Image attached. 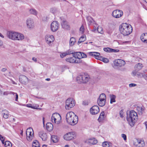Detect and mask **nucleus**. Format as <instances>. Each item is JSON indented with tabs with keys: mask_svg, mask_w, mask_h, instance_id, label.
Wrapping results in <instances>:
<instances>
[{
	"mask_svg": "<svg viewBox=\"0 0 147 147\" xmlns=\"http://www.w3.org/2000/svg\"><path fill=\"white\" fill-rule=\"evenodd\" d=\"M7 36L9 38L13 40L22 41L24 38L22 34L13 31H7Z\"/></svg>",
	"mask_w": 147,
	"mask_h": 147,
	"instance_id": "f257e3e1",
	"label": "nucleus"
},
{
	"mask_svg": "<svg viewBox=\"0 0 147 147\" xmlns=\"http://www.w3.org/2000/svg\"><path fill=\"white\" fill-rule=\"evenodd\" d=\"M66 117L67 122L71 125H76L78 121V117L72 111L67 113Z\"/></svg>",
	"mask_w": 147,
	"mask_h": 147,
	"instance_id": "f03ea898",
	"label": "nucleus"
},
{
	"mask_svg": "<svg viewBox=\"0 0 147 147\" xmlns=\"http://www.w3.org/2000/svg\"><path fill=\"white\" fill-rule=\"evenodd\" d=\"M119 29L120 32L124 36L129 34L132 31L131 26L126 23H123L120 26Z\"/></svg>",
	"mask_w": 147,
	"mask_h": 147,
	"instance_id": "7ed1b4c3",
	"label": "nucleus"
},
{
	"mask_svg": "<svg viewBox=\"0 0 147 147\" xmlns=\"http://www.w3.org/2000/svg\"><path fill=\"white\" fill-rule=\"evenodd\" d=\"M138 119L137 113L134 111H131L129 112V116L127 117V121L129 125L131 127L133 126L136 122Z\"/></svg>",
	"mask_w": 147,
	"mask_h": 147,
	"instance_id": "20e7f679",
	"label": "nucleus"
},
{
	"mask_svg": "<svg viewBox=\"0 0 147 147\" xmlns=\"http://www.w3.org/2000/svg\"><path fill=\"white\" fill-rule=\"evenodd\" d=\"M89 79V75L86 73H84L78 75L76 78V80L79 83H86L88 81Z\"/></svg>",
	"mask_w": 147,
	"mask_h": 147,
	"instance_id": "39448f33",
	"label": "nucleus"
},
{
	"mask_svg": "<svg viewBox=\"0 0 147 147\" xmlns=\"http://www.w3.org/2000/svg\"><path fill=\"white\" fill-rule=\"evenodd\" d=\"M61 115L59 113H55L52 115L51 120L53 123L58 124L61 122Z\"/></svg>",
	"mask_w": 147,
	"mask_h": 147,
	"instance_id": "423d86ee",
	"label": "nucleus"
},
{
	"mask_svg": "<svg viewBox=\"0 0 147 147\" xmlns=\"http://www.w3.org/2000/svg\"><path fill=\"white\" fill-rule=\"evenodd\" d=\"M106 96L104 93L100 94L97 100V102L98 105L101 107L103 106L105 104Z\"/></svg>",
	"mask_w": 147,
	"mask_h": 147,
	"instance_id": "0eeeda50",
	"label": "nucleus"
},
{
	"mask_svg": "<svg viewBox=\"0 0 147 147\" xmlns=\"http://www.w3.org/2000/svg\"><path fill=\"white\" fill-rule=\"evenodd\" d=\"M26 134L27 140L29 141H31L34 137V131L32 128L30 127L28 128L26 130Z\"/></svg>",
	"mask_w": 147,
	"mask_h": 147,
	"instance_id": "6e6552de",
	"label": "nucleus"
},
{
	"mask_svg": "<svg viewBox=\"0 0 147 147\" xmlns=\"http://www.w3.org/2000/svg\"><path fill=\"white\" fill-rule=\"evenodd\" d=\"M75 101L72 98H68L66 101L65 109L67 110H69V109L75 105Z\"/></svg>",
	"mask_w": 147,
	"mask_h": 147,
	"instance_id": "1a4fd4ad",
	"label": "nucleus"
},
{
	"mask_svg": "<svg viewBox=\"0 0 147 147\" xmlns=\"http://www.w3.org/2000/svg\"><path fill=\"white\" fill-rule=\"evenodd\" d=\"M76 135L74 132H70L65 134L63 136L64 139L67 141L75 138Z\"/></svg>",
	"mask_w": 147,
	"mask_h": 147,
	"instance_id": "9d476101",
	"label": "nucleus"
},
{
	"mask_svg": "<svg viewBox=\"0 0 147 147\" xmlns=\"http://www.w3.org/2000/svg\"><path fill=\"white\" fill-rule=\"evenodd\" d=\"M27 28L29 29H33L34 26V21L33 19L30 18H28L26 21Z\"/></svg>",
	"mask_w": 147,
	"mask_h": 147,
	"instance_id": "9b49d317",
	"label": "nucleus"
},
{
	"mask_svg": "<svg viewBox=\"0 0 147 147\" xmlns=\"http://www.w3.org/2000/svg\"><path fill=\"white\" fill-rule=\"evenodd\" d=\"M123 15L122 11L119 9H116L113 11L112 14V16L116 18H119L121 17Z\"/></svg>",
	"mask_w": 147,
	"mask_h": 147,
	"instance_id": "f8f14e48",
	"label": "nucleus"
},
{
	"mask_svg": "<svg viewBox=\"0 0 147 147\" xmlns=\"http://www.w3.org/2000/svg\"><path fill=\"white\" fill-rule=\"evenodd\" d=\"M65 60L67 62L71 63H82V60L76 59L74 56L67 58Z\"/></svg>",
	"mask_w": 147,
	"mask_h": 147,
	"instance_id": "ddd939ff",
	"label": "nucleus"
},
{
	"mask_svg": "<svg viewBox=\"0 0 147 147\" xmlns=\"http://www.w3.org/2000/svg\"><path fill=\"white\" fill-rule=\"evenodd\" d=\"M59 24L57 21L53 22L51 24V30L53 32L56 31L59 28Z\"/></svg>",
	"mask_w": 147,
	"mask_h": 147,
	"instance_id": "4468645a",
	"label": "nucleus"
},
{
	"mask_svg": "<svg viewBox=\"0 0 147 147\" xmlns=\"http://www.w3.org/2000/svg\"><path fill=\"white\" fill-rule=\"evenodd\" d=\"M115 66L121 67L124 66L125 64V61L121 59H117L115 60L113 62Z\"/></svg>",
	"mask_w": 147,
	"mask_h": 147,
	"instance_id": "2eb2a0df",
	"label": "nucleus"
},
{
	"mask_svg": "<svg viewBox=\"0 0 147 147\" xmlns=\"http://www.w3.org/2000/svg\"><path fill=\"white\" fill-rule=\"evenodd\" d=\"M19 81L20 83L24 84H26L28 82V78L26 76L20 75L19 77Z\"/></svg>",
	"mask_w": 147,
	"mask_h": 147,
	"instance_id": "dca6fc26",
	"label": "nucleus"
},
{
	"mask_svg": "<svg viewBox=\"0 0 147 147\" xmlns=\"http://www.w3.org/2000/svg\"><path fill=\"white\" fill-rule=\"evenodd\" d=\"M99 111V109L98 106H92L90 109V112L92 115H95Z\"/></svg>",
	"mask_w": 147,
	"mask_h": 147,
	"instance_id": "f3484780",
	"label": "nucleus"
},
{
	"mask_svg": "<svg viewBox=\"0 0 147 147\" xmlns=\"http://www.w3.org/2000/svg\"><path fill=\"white\" fill-rule=\"evenodd\" d=\"M134 144L138 147H144L145 146L144 141L140 139L136 140Z\"/></svg>",
	"mask_w": 147,
	"mask_h": 147,
	"instance_id": "a211bd4d",
	"label": "nucleus"
},
{
	"mask_svg": "<svg viewBox=\"0 0 147 147\" xmlns=\"http://www.w3.org/2000/svg\"><path fill=\"white\" fill-rule=\"evenodd\" d=\"M54 37L52 35H46L45 37V40L47 43L49 44L54 40Z\"/></svg>",
	"mask_w": 147,
	"mask_h": 147,
	"instance_id": "6ab92c4d",
	"label": "nucleus"
},
{
	"mask_svg": "<svg viewBox=\"0 0 147 147\" xmlns=\"http://www.w3.org/2000/svg\"><path fill=\"white\" fill-rule=\"evenodd\" d=\"M85 142L89 144H95L97 142V140L94 138H90L86 140Z\"/></svg>",
	"mask_w": 147,
	"mask_h": 147,
	"instance_id": "aec40b11",
	"label": "nucleus"
},
{
	"mask_svg": "<svg viewBox=\"0 0 147 147\" xmlns=\"http://www.w3.org/2000/svg\"><path fill=\"white\" fill-rule=\"evenodd\" d=\"M38 135L43 141H46L47 138V135L43 131H40L38 133Z\"/></svg>",
	"mask_w": 147,
	"mask_h": 147,
	"instance_id": "412c9836",
	"label": "nucleus"
},
{
	"mask_svg": "<svg viewBox=\"0 0 147 147\" xmlns=\"http://www.w3.org/2000/svg\"><path fill=\"white\" fill-rule=\"evenodd\" d=\"M61 25L63 28L66 30L69 29L70 27L69 25L68 24V22L65 21H63L61 23Z\"/></svg>",
	"mask_w": 147,
	"mask_h": 147,
	"instance_id": "4be33fe9",
	"label": "nucleus"
},
{
	"mask_svg": "<svg viewBox=\"0 0 147 147\" xmlns=\"http://www.w3.org/2000/svg\"><path fill=\"white\" fill-rule=\"evenodd\" d=\"M73 53V51L68 50L65 52L61 53L60 55V57L62 58L65 57L67 55H69Z\"/></svg>",
	"mask_w": 147,
	"mask_h": 147,
	"instance_id": "5701e85b",
	"label": "nucleus"
},
{
	"mask_svg": "<svg viewBox=\"0 0 147 147\" xmlns=\"http://www.w3.org/2000/svg\"><path fill=\"white\" fill-rule=\"evenodd\" d=\"M71 54H72L73 56H74L75 58H76H76H77L78 59L81 60V52L74 53L73 51V53Z\"/></svg>",
	"mask_w": 147,
	"mask_h": 147,
	"instance_id": "b1692460",
	"label": "nucleus"
},
{
	"mask_svg": "<svg viewBox=\"0 0 147 147\" xmlns=\"http://www.w3.org/2000/svg\"><path fill=\"white\" fill-rule=\"evenodd\" d=\"M46 128L48 131H51L53 129V125L51 123H47L46 124Z\"/></svg>",
	"mask_w": 147,
	"mask_h": 147,
	"instance_id": "393cba45",
	"label": "nucleus"
},
{
	"mask_svg": "<svg viewBox=\"0 0 147 147\" xmlns=\"http://www.w3.org/2000/svg\"><path fill=\"white\" fill-rule=\"evenodd\" d=\"M147 38V33L142 34L141 36V40L144 43H146V39Z\"/></svg>",
	"mask_w": 147,
	"mask_h": 147,
	"instance_id": "a878e982",
	"label": "nucleus"
},
{
	"mask_svg": "<svg viewBox=\"0 0 147 147\" xmlns=\"http://www.w3.org/2000/svg\"><path fill=\"white\" fill-rule=\"evenodd\" d=\"M109 97L110 98V103L112 104L113 102H116L115 98L116 96L115 95L112 94H110Z\"/></svg>",
	"mask_w": 147,
	"mask_h": 147,
	"instance_id": "bb28decb",
	"label": "nucleus"
},
{
	"mask_svg": "<svg viewBox=\"0 0 147 147\" xmlns=\"http://www.w3.org/2000/svg\"><path fill=\"white\" fill-rule=\"evenodd\" d=\"M76 42V40L74 37H71L70 40L69 45L70 46H72L74 45Z\"/></svg>",
	"mask_w": 147,
	"mask_h": 147,
	"instance_id": "cd10ccee",
	"label": "nucleus"
},
{
	"mask_svg": "<svg viewBox=\"0 0 147 147\" xmlns=\"http://www.w3.org/2000/svg\"><path fill=\"white\" fill-rule=\"evenodd\" d=\"M3 112V117L5 119H7L8 117V111L6 109L3 110L2 111Z\"/></svg>",
	"mask_w": 147,
	"mask_h": 147,
	"instance_id": "c85d7f7f",
	"label": "nucleus"
},
{
	"mask_svg": "<svg viewBox=\"0 0 147 147\" xmlns=\"http://www.w3.org/2000/svg\"><path fill=\"white\" fill-rule=\"evenodd\" d=\"M32 147H40V144L38 141L35 140L33 141Z\"/></svg>",
	"mask_w": 147,
	"mask_h": 147,
	"instance_id": "c756f323",
	"label": "nucleus"
},
{
	"mask_svg": "<svg viewBox=\"0 0 147 147\" xmlns=\"http://www.w3.org/2000/svg\"><path fill=\"white\" fill-rule=\"evenodd\" d=\"M142 67V65L140 63H138L135 65V69L136 71H139Z\"/></svg>",
	"mask_w": 147,
	"mask_h": 147,
	"instance_id": "7c9ffc66",
	"label": "nucleus"
},
{
	"mask_svg": "<svg viewBox=\"0 0 147 147\" xmlns=\"http://www.w3.org/2000/svg\"><path fill=\"white\" fill-rule=\"evenodd\" d=\"M105 115V114L104 112L103 111L101 113L98 119L99 121H101L104 119Z\"/></svg>",
	"mask_w": 147,
	"mask_h": 147,
	"instance_id": "2f4dec72",
	"label": "nucleus"
},
{
	"mask_svg": "<svg viewBox=\"0 0 147 147\" xmlns=\"http://www.w3.org/2000/svg\"><path fill=\"white\" fill-rule=\"evenodd\" d=\"M111 143L107 142H104L102 143L103 147H110L111 146Z\"/></svg>",
	"mask_w": 147,
	"mask_h": 147,
	"instance_id": "473e14b6",
	"label": "nucleus"
},
{
	"mask_svg": "<svg viewBox=\"0 0 147 147\" xmlns=\"http://www.w3.org/2000/svg\"><path fill=\"white\" fill-rule=\"evenodd\" d=\"M29 12L30 13L35 16H36L37 12L34 9H31L29 10Z\"/></svg>",
	"mask_w": 147,
	"mask_h": 147,
	"instance_id": "72a5a7b5",
	"label": "nucleus"
},
{
	"mask_svg": "<svg viewBox=\"0 0 147 147\" xmlns=\"http://www.w3.org/2000/svg\"><path fill=\"white\" fill-rule=\"evenodd\" d=\"M86 40V37L84 35H83L79 39V41L78 42V45L80 43Z\"/></svg>",
	"mask_w": 147,
	"mask_h": 147,
	"instance_id": "f704fd0d",
	"label": "nucleus"
},
{
	"mask_svg": "<svg viewBox=\"0 0 147 147\" xmlns=\"http://www.w3.org/2000/svg\"><path fill=\"white\" fill-rule=\"evenodd\" d=\"M4 146L5 147H11L12 144L9 141H7L5 142Z\"/></svg>",
	"mask_w": 147,
	"mask_h": 147,
	"instance_id": "c9c22d12",
	"label": "nucleus"
},
{
	"mask_svg": "<svg viewBox=\"0 0 147 147\" xmlns=\"http://www.w3.org/2000/svg\"><path fill=\"white\" fill-rule=\"evenodd\" d=\"M144 107H138L137 108V110L139 112L140 114H142V113L143 111L144 110Z\"/></svg>",
	"mask_w": 147,
	"mask_h": 147,
	"instance_id": "e433bc0d",
	"label": "nucleus"
},
{
	"mask_svg": "<svg viewBox=\"0 0 147 147\" xmlns=\"http://www.w3.org/2000/svg\"><path fill=\"white\" fill-rule=\"evenodd\" d=\"M99 60L102 61L105 63H107L109 62V60L108 59L106 58H103L101 57H100Z\"/></svg>",
	"mask_w": 147,
	"mask_h": 147,
	"instance_id": "4c0bfd02",
	"label": "nucleus"
},
{
	"mask_svg": "<svg viewBox=\"0 0 147 147\" xmlns=\"http://www.w3.org/2000/svg\"><path fill=\"white\" fill-rule=\"evenodd\" d=\"M94 56L95 57V58L96 59L99 60L100 57H101L99 56L100 55V53L98 52H94Z\"/></svg>",
	"mask_w": 147,
	"mask_h": 147,
	"instance_id": "58836bf2",
	"label": "nucleus"
},
{
	"mask_svg": "<svg viewBox=\"0 0 147 147\" xmlns=\"http://www.w3.org/2000/svg\"><path fill=\"white\" fill-rule=\"evenodd\" d=\"M52 139L54 143H56L58 141V139L57 136H52Z\"/></svg>",
	"mask_w": 147,
	"mask_h": 147,
	"instance_id": "ea45409f",
	"label": "nucleus"
},
{
	"mask_svg": "<svg viewBox=\"0 0 147 147\" xmlns=\"http://www.w3.org/2000/svg\"><path fill=\"white\" fill-rule=\"evenodd\" d=\"M51 12L53 14L55 13L57 11V9L55 8H52L50 9Z\"/></svg>",
	"mask_w": 147,
	"mask_h": 147,
	"instance_id": "a19ab883",
	"label": "nucleus"
},
{
	"mask_svg": "<svg viewBox=\"0 0 147 147\" xmlns=\"http://www.w3.org/2000/svg\"><path fill=\"white\" fill-rule=\"evenodd\" d=\"M111 48H104L103 50L104 51L107 52H111Z\"/></svg>",
	"mask_w": 147,
	"mask_h": 147,
	"instance_id": "79ce46f5",
	"label": "nucleus"
},
{
	"mask_svg": "<svg viewBox=\"0 0 147 147\" xmlns=\"http://www.w3.org/2000/svg\"><path fill=\"white\" fill-rule=\"evenodd\" d=\"M102 30V27H98L97 28V30L98 33L102 34L103 33V31Z\"/></svg>",
	"mask_w": 147,
	"mask_h": 147,
	"instance_id": "37998d69",
	"label": "nucleus"
},
{
	"mask_svg": "<svg viewBox=\"0 0 147 147\" xmlns=\"http://www.w3.org/2000/svg\"><path fill=\"white\" fill-rule=\"evenodd\" d=\"M86 19L89 23H91L92 22L93 19L90 17H86Z\"/></svg>",
	"mask_w": 147,
	"mask_h": 147,
	"instance_id": "c03bdc74",
	"label": "nucleus"
},
{
	"mask_svg": "<svg viewBox=\"0 0 147 147\" xmlns=\"http://www.w3.org/2000/svg\"><path fill=\"white\" fill-rule=\"evenodd\" d=\"M144 75V74L142 73H141L139 72H138L137 74V76L139 77H143Z\"/></svg>",
	"mask_w": 147,
	"mask_h": 147,
	"instance_id": "a18cd8bd",
	"label": "nucleus"
},
{
	"mask_svg": "<svg viewBox=\"0 0 147 147\" xmlns=\"http://www.w3.org/2000/svg\"><path fill=\"white\" fill-rule=\"evenodd\" d=\"M11 94H12L13 95L15 94L16 96V98L15 99V100L16 101H17L18 98V94L16 93H15L13 92H10Z\"/></svg>",
	"mask_w": 147,
	"mask_h": 147,
	"instance_id": "49530a36",
	"label": "nucleus"
},
{
	"mask_svg": "<svg viewBox=\"0 0 147 147\" xmlns=\"http://www.w3.org/2000/svg\"><path fill=\"white\" fill-rule=\"evenodd\" d=\"M81 59L82 58H85L87 57V55L82 52H81Z\"/></svg>",
	"mask_w": 147,
	"mask_h": 147,
	"instance_id": "de8ad7c7",
	"label": "nucleus"
},
{
	"mask_svg": "<svg viewBox=\"0 0 147 147\" xmlns=\"http://www.w3.org/2000/svg\"><path fill=\"white\" fill-rule=\"evenodd\" d=\"M0 140L1 141L3 144H4V138L0 134Z\"/></svg>",
	"mask_w": 147,
	"mask_h": 147,
	"instance_id": "09e8293b",
	"label": "nucleus"
},
{
	"mask_svg": "<svg viewBox=\"0 0 147 147\" xmlns=\"http://www.w3.org/2000/svg\"><path fill=\"white\" fill-rule=\"evenodd\" d=\"M123 110H121L119 112V115L120 117L122 118L123 117Z\"/></svg>",
	"mask_w": 147,
	"mask_h": 147,
	"instance_id": "8fccbe9b",
	"label": "nucleus"
},
{
	"mask_svg": "<svg viewBox=\"0 0 147 147\" xmlns=\"http://www.w3.org/2000/svg\"><path fill=\"white\" fill-rule=\"evenodd\" d=\"M137 86V84L134 83H131L129 84V86L130 88L135 87Z\"/></svg>",
	"mask_w": 147,
	"mask_h": 147,
	"instance_id": "3c124183",
	"label": "nucleus"
},
{
	"mask_svg": "<svg viewBox=\"0 0 147 147\" xmlns=\"http://www.w3.org/2000/svg\"><path fill=\"white\" fill-rule=\"evenodd\" d=\"M84 27L83 26H82L80 28V30L82 33H83L84 31Z\"/></svg>",
	"mask_w": 147,
	"mask_h": 147,
	"instance_id": "603ef678",
	"label": "nucleus"
},
{
	"mask_svg": "<svg viewBox=\"0 0 147 147\" xmlns=\"http://www.w3.org/2000/svg\"><path fill=\"white\" fill-rule=\"evenodd\" d=\"M138 71H136L135 70V71H133L132 72V75L134 76H137Z\"/></svg>",
	"mask_w": 147,
	"mask_h": 147,
	"instance_id": "864d4df0",
	"label": "nucleus"
},
{
	"mask_svg": "<svg viewBox=\"0 0 147 147\" xmlns=\"http://www.w3.org/2000/svg\"><path fill=\"white\" fill-rule=\"evenodd\" d=\"M111 52H113V53H116L118 52L119 51V50L117 49H111Z\"/></svg>",
	"mask_w": 147,
	"mask_h": 147,
	"instance_id": "5fc2aeb1",
	"label": "nucleus"
},
{
	"mask_svg": "<svg viewBox=\"0 0 147 147\" xmlns=\"http://www.w3.org/2000/svg\"><path fill=\"white\" fill-rule=\"evenodd\" d=\"M121 137L123 138L124 140H125L127 139V137L126 135L125 134H121Z\"/></svg>",
	"mask_w": 147,
	"mask_h": 147,
	"instance_id": "6e6d98bb",
	"label": "nucleus"
},
{
	"mask_svg": "<svg viewBox=\"0 0 147 147\" xmlns=\"http://www.w3.org/2000/svg\"><path fill=\"white\" fill-rule=\"evenodd\" d=\"M82 104L84 105H88V102L87 101H84L82 102Z\"/></svg>",
	"mask_w": 147,
	"mask_h": 147,
	"instance_id": "4d7b16f0",
	"label": "nucleus"
},
{
	"mask_svg": "<svg viewBox=\"0 0 147 147\" xmlns=\"http://www.w3.org/2000/svg\"><path fill=\"white\" fill-rule=\"evenodd\" d=\"M31 104H27L26 105V106L28 107H30V108H31L33 109H35V108H34V107L31 106Z\"/></svg>",
	"mask_w": 147,
	"mask_h": 147,
	"instance_id": "13d9d810",
	"label": "nucleus"
},
{
	"mask_svg": "<svg viewBox=\"0 0 147 147\" xmlns=\"http://www.w3.org/2000/svg\"><path fill=\"white\" fill-rule=\"evenodd\" d=\"M94 52H90L88 53L89 55L94 56Z\"/></svg>",
	"mask_w": 147,
	"mask_h": 147,
	"instance_id": "bf43d9fd",
	"label": "nucleus"
},
{
	"mask_svg": "<svg viewBox=\"0 0 147 147\" xmlns=\"http://www.w3.org/2000/svg\"><path fill=\"white\" fill-rule=\"evenodd\" d=\"M47 18H48L47 17H45L43 18L42 20L44 21H46V20L47 19Z\"/></svg>",
	"mask_w": 147,
	"mask_h": 147,
	"instance_id": "052dcab7",
	"label": "nucleus"
},
{
	"mask_svg": "<svg viewBox=\"0 0 147 147\" xmlns=\"http://www.w3.org/2000/svg\"><path fill=\"white\" fill-rule=\"evenodd\" d=\"M9 93L8 92H5L3 93V95H8Z\"/></svg>",
	"mask_w": 147,
	"mask_h": 147,
	"instance_id": "680f3d73",
	"label": "nucleus"
},
{
	"mask_svg": "<svg viewBox=\"0 0 147 147\" xmlns=\"http://www.w3.org/2000/svg\"><path fill=\"white\" fill-rule=\"evenodd\" d=\"M7 70V69L5 68H3L2 69L1 71L3 72H5Z\"/></svg>",
	"mask_w": 147,
	"mask_h": 147,
	"instance_id": "e2e57ef3",
	"label": "nucleus"
},
{
	"mask_svg": "<svg viewBox=\"0 0 147 147\" xmlns=\"http://www.w3.org/2000/svg\"><path fill=\"white\" fill-rule=\"evenodd\" d=\"M11 81L12 82V83L13 84H16V85L17 84L14 81H13V80H12L11 79Z\"/></svg>",
	"mask_w": 147,
	"mask_h": 147,
	"instance_id": "0e129e2a",
	"label": "nucleus"
},
{
	"mask_svg": "<svg viewBox=\"0 0 147 147\" xmlns=\"http://www.w3.org/2000/svg\"><path fill=\"white\" fill-rule=\"evenodd\" d=\"M32 60L35 62L36 61V59L35 57H33L32 59Z\"/></svg>",
	"mask_w": 147,
	"mask_h": 147,
	"instance_id": "69168bd1",
	"label": "nucleus"
},
{
	"mask_svg": "<svg viewBox=\"0 0 147 147\" xmlns=\"http://www.w3.org/2000/svg\"><path fill=\"white\" fill-rule=\"evenodd\" d=\"M144 124L146 127V129L147 128V121H146L144 123Z\"/></svg>",
	"mask_w": 147,
	"mask_h": 147,
	"instance_id": "338daca9",
	"label": "nucleus"
},
{
	"mask_svg": "<svg viewBox=\"0 0 147 147\" xmlns=\"http://www.w3.org/2000/svg\"><path fill=\"white\" fill-rule=\"evenodd\" d=\"M3 45V42L1 40H0V46Z\"/></svg>",
	"mask_w": 147,
	"mask_h": 147,
	"instance_id": "774afa93",
	"label": "nucleus"
}]
</instances>
